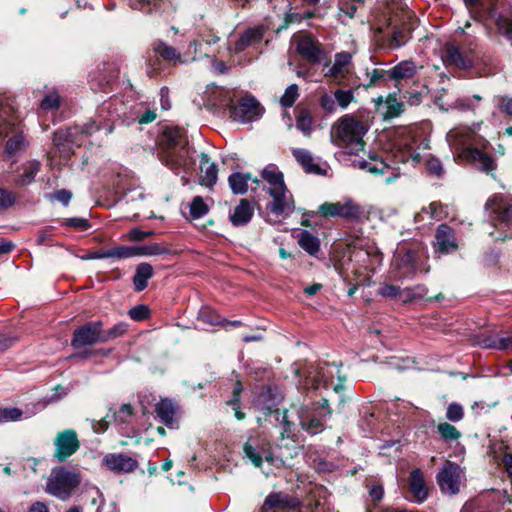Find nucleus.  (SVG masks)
Returning <instances> with one entry per match:
<instances>
[{
  "mask_svg": "<svg viewBox=\"0 0 512 512\" xmlns=\"http://www.w3.org/2000/svg\"><path fill=\"white\" fill-rule=\"evenodd\" d=\"M393 145V159L390 162H388V159L373 155L368 160L359 161V168L375 176H383L385 177V183H391L400 175L398 166L400 163L409 161L418 163L420 161L418 139L411 129H402L397 132Z\"/></svg>",
  "mask_w": 512,
  "mask_h": 512,
  "instance_id": "1",
  "label": "nucleus"
},
{
  "mask_svg": "<svg viewBox=\"0 0 512 512\" xmlns=\"http://www.w3.org/2000/svg\"><path fill=\"white\" fill-rule=\"evenodd\" d=\"M368 131L365 122L351 115L341 117L332 127L331 142L350 154L362 151L365 146L364 135Z\"/></svg>",
  "mask_w": 512,
  "mask_h": 512,
  "instance_id": "2",
  "label": "nucleus"
},
{
  "mask_svg": "<svg viewBox=\"0 0 512 512\" xmlns=\"http://www.w3.org/2000/svg\"><path fill=\"white\" fill-rule=\"evenodd\" d=\"M485 210L489 212L491 227L489 231L495 240H504L512 237V196L494 195L485 204Z\"/></svg>",
  "mask_w": 512,
  "mask_h": 512,
  "instance_id": "3",
  "label": "nucleus"
},
{
  "mask_svg": "<svg viewBox=\"0 0 512 512\" xmlns=\"http://www.w3.org/2000/svg\"><path fill=\"white\" fill-rule=\"evenodd\" d=\"M297 415L301 427L309 434H318L326 427V422L332 416L327 399L323 398L311 405H303L297 409Z\"/></svg>",
  "mask_w": 512,
  "mask_h": 512,
  "instance_id": "4",
  "label": "nucleus"
},
{
  "mask_svg": "<svg viewBox=\"0 0 512 512\" xmlns=\"http://www.w3.org/2000/svg\"><path fill=\"white\" fill-rule=\"evenodd\" d=\"M323 218H342L350 222H358L364 216V208L354 199L346 197L337 202H324L316 212Z\"/></svg>",
  "mask_w": 512,
  "mask_h": 512,
  "instance_id": "5",
  "label": "nucleus"
},
{
  "mask_svg": "<svg viewBox=\"0 0 512 512\" xmlns=\"http://www.w3.org/2000/svg\"><path fill=\"white\" fill-rule=\"evenodd\" d=\"M80 482L79 474L64 467L55 468L47 481L46 491L61 500H67Z\"/></svg>",
  "mask_w": 512,
  "mask_h": 512,
  "instance_id": "6",
  "label": "nucleus"
},
{
  "mask_svg": "<svg viewBox=\"0 0 512 512\" xmlns=\"http://www.w3.org/2000/svg\"><path fill=\"white\" fill-rule=\"evenodd\" d=\"M359 83H353L348 89L338 88L333 93H323L319 96L318 103L321 109L329 114L338 110H346L351 103L356 102V91L360 88Z\"/></svg>",
  "mask_w": 512,
  "mask_h": 512,
  "instance_id": "7",
  "label": "nucleus"
},
{
  "mask_svg": "<svg viewBox=\"0 0 512 512\" xmlns=\"http://www.w3.org/2000/svg\"><path fill=\"white\" fill-rule=\"evenodd\" d=\"M340 368L341 365L336 363H325L318 367L311 368V370L308 371L304 385L307 387L311 386L313 389H317L321 385L327 386L331 383L334 375H337L340 382L334 386V390L338 392L343 389L342 383L345 380V378L340 375Z\"/></svg>",
  "mask_w": 512,
  "mask_h": 512,
  "instance_id": "8",
  "label": "nucleus"
},
{
  "mask_svg": "<svg viewBox=\"0 0 512 512\" xmlns=\"http://www.w3.org/2000/svg\"><path fill=\"white\" fill-rule=\"evenodd\" d=\"M102 321L88 322L77 328L71 340V346L74 349H81L86 346H92L97 343H104L102 337Z\"/></svg>",
  "mask_w": 512,
  "mask_h": 512,
  "instance_id": "9",
  "label": "nucleus"
},
{
  "mask_svg": "<svg viewBox=\"0 0 512 512\" xmlns=\"http://www.w3.org/2000/svg\"><path fill=\"white\" fill-rule=\"evenodd\" d=\"M159 160L175 174L187 173L193 165L190 149H160Z\"/></svg>",
  "mask_w": 512,
  "mask_h": 512,
  "instance_id": "10",
  "label": "nucleus"
},
{
  "mask_svg": "<svg viewBox=\"0 0 512 512\" xmlns=\"http://www.w3.org/2000/svg\"><path fill=\"white\" fill-rule=\"evenodd\" d=\"M262 114V108L252 96H246L234 106L230 105V117L239 123L246 124L256 121Z\"/></svg>",
  "mask_w": 512,
  "mask_h": 512,
  "instance_id": "11",
  "label": "nucleus"
},
{
  "mask_svg": "<svg viewBox=\"0 0 512 512\" xmlns=\"http://www.w3.org/2000/svg\"><path fill=\"white\" fill-rule=\"evenodd\" d=\"M461 481L462 471L457 464L452 462H447L437 474V483L445 494L459 493Z\"/></svg>",
  "mask_w": 512,
  "mask_h": 512,
  "instance_id": "12",
  "label": "nucleus"
},
{
  "mask_svg": "<svg viewBox=\"0 0 512 512\" xmlns=\"http://www.w3.org/2000/svg\"><path fill=\"white\" fill-rule=\"evenodd\" d=\"M271 201L267 204V209L277 217H287L295 210V203L292 194L287 187L273 190L267 193Z\"/></svg>",
  "mask_w": 512,
  "mask_h": 512,
  "instance_id": "13",
  "label": "nucleus"
},
{
  "mask_svg": "<svg viewBox=\"0 0 512 512\" xmlns=\"http://www.w3.org/2000/svg\"><path fill=\"white\" fill-rule=\"evenodd\" d=\"M353 73L352 55L342 51L336 53L332 66L325 73L333 82L339 86H345L348 77Z\"/></svg>",
  "mask_w": 512,
  "mask_h": 512,
  "instance_id": "14",
  "label": "nucleus"
},
{
  "mask_svg": "<svg viewBox=\"0 0 512 512\" xmlns=\"http://www.w3.org/2000/svg\"><path fill=\"white\" fill-rule=\"evenodd\" d=\"M54 445V457L59 462H64L79 449L80 442L75 430L66 429L56 435Z\"/></svg>",
  "mask_w": 512,
  "mask_h": 512,
  "instance_id": "15",
  "label": "nucleus"
},
{
  "mask_svg": "<svg viewBox=\"0 0 512 512\" xmlns=\"http://www.w3.org/2000/svg\"><path fill=\"white\" fill-rule=\"evenodd\" d=\"M297 52L313 64L320 63L325 56L321 43L309 35L301 36L296 45Z\"/></svg>",
  "mask_w": 512,
  "mask_h": 512,
  "instance_id": "16",
  "label": "nucleus"
},
{
  "mask_svg": "<svg viewBox=\"0 0 512 512\" xmlns=\"http://www.w3.org/2000/svg\"><path fill=\"white\" fill-rule=\"evenodd\" d=\"M300 506L301 502L297 497L281 491L268 494L264 501V508L280 512L297 510Z\"/></svg>",
  "mask_w": 512,
  "mask_h": 512,
  "instance_id": "17",
  "label": "nucleus"
},
{
  "mask_svg": "<svg viewBox=\"0 0 512 512\" xmlns=\"http://www.w3.org/2000/svg\"><path fill=\"white\" fill-rule=\"evenodd\" d=\"M266 30L264 25L247 29L233 46H229V50L234 53H240L249 47H256L262 42Z\"/></svg>",
  "mask_w": 512,
  "mask_h": 512,
  "instance_id": "18",
  "label": "nucleus"
},
{
  "mask_svg": "<svg viewBox=\"0 0 512 512\" xmlns=\"http://www.w3.org/2000/svg\"><path fill=\"white\" fill-rule=\"evenodd\" d=\"M435 250L442 254L456 251L458 248L454 230L447 224H440L435 233Z\"/></svg>",
  "mask_w": 512,
  "mask_h": 512,
  "instance_id": "19",
  "label": "nucleus"
},
{
  "mask_svg": "<svg viewBox=\"0 0 512 512\" xmlns=\"http://www.w3.org/2000/svg\"><path fill=\"white\" fill-rule=\"evenodd\" d=\"M465 157L471 160L472 164L481 172L491 174L496 171L497 163L492 156L478 149L467 147L464 149Z\"/></svg>",
  "mask_w": 512,
  "mask_h": 512,
  "instance_id": "20",
  "label": "nucleus"
},
{
  "mask_svg": "<svg viewBox=\"0 0 512 512\" xmlns=\"http://www.w3.org/2000/svg\"><path fill=\"white\" fill-rule=\"evenodd\" d=\"M389 36H387L388 47L396 49L404 46L411 38L410 29L406 24H397L395 20L389 19L387 24ZM386 38V35L383 36Z\"/></svg>",
  "mask_w": 512,
  "mask_h": 512,
  "instance_id": "21",
  "label": "nucleus"
},
{
  "mask_svg": "<svg viewBox=\"0 0 512 512\" xmlns=\"http://www.w3.org/2000/svg\"><path fill=\"white\" fill-rule=\"evenodd\" d=\"M184 131L178 127H169L163 131L161 149L182 150L189 149Z\"/></svg>",
  "mask_w": 512,
  "mask_h": 512,
  "instance_id": "22",
  "label": "nucleus"
},
{
  "mask_svg": "<svg viewBox=\"0 0 512 512\" xmlns=\"http://www.w3.org/2000/svg\"><path fill=\"white\" fill-rule=\"evenodd\" d=\"M262 181L265 183L263 190L266 193L287 187L284 182V175L274 164L267 165L261 172Z\"/></svg>",
  "mask_w": 512,
  "mask_h": 512,
  "instance_id": "23",
  "label": "nucleus"
},
{
  "mask_svg": "<svg viewBox=\"0 0 512 512\" xmlns=\"http://www.w3.org/2000/svg\"><path fill=\"white\" fill-rule=\"evenodd\" d=\"M155 413L160 421L169 428L177 426V405L170 399H162L155 405Z\"/></svg>",
  "mask_w": 512,
  "mask_h": 512,
  "instance_id": "24",
  "label": "nucleus"
},
{
  "mask_svg": "<svg viewBox=\"0 0 512 512\" xmlns=\"http://www.w3.org/2000/svg\"><path fill=\"white\" fill-rule=\"evenodd\" d=\"M441 58L446 66L467 69L473 65L472 60L469 57L464 56L454 45H446L442 49Z\"/></svg>",
  "mask_w": 512,
  "mask_h": 512,
  "instance_id": "25",
  "label": "nucleus"
},
{
  "mask_svg": "<svg viewBox=\"0 0 512 512\" xmlns=\"http://www.w3.org/2000/svg\"><path fill=\"white\" fill-rule=\"evenodd\" d=\"M409 490L418 503H423L428 498V486L425 482L423 472L420 469L411 471L408 479Z\"/></svg>",
  "mask_w": 512,
  "mask_h": 512,
  "instance_id": "26",
  "label": "nucleus"
},
{
  "mask_svg": "<svg viewBox=\"0 0 512 512\" xmlns=\"http://www.w3.org/2000/svg\"><path fill=\"white\" fill-rule=\"evenodd\" d=\"M104 464L115 472H131L137 467V461L123 454H108L103 459Z\"/></svg>",
  "mask_w": 512,
  "mask_h": 512,
  "instance_id": "27",
  "label": "nucleus"
},
{
  "mask_svg": "<svg viewBox=\"0 0 512 512\" xmlns=\"http://www.w3.org/2000/svg\"><path fill=\"white\" fill-rule=\"evenodd\" d=\"M200 184L208 188H212L218 178V167L215 163L210 162V158L206 153L200 154Z\"/></svg>",
  "mask_w": 512,
  "mask_h": 512,
  "instance_id": "28",
  "label": "nucleus"
},
{
  "mask_svg": "<svg viewBox=\"0 0 512 512\" xmlns=\"http://www.w3.org/2000/svg\"><path fill=\"white\" fill-rule=\"evenodd\" d=\"M253 214L254 209L250 202L246 199H241L231 212L229 219L234 226H245L250 222Z\"/></svg>",
  "mask_w": 512,
  "mask_h": 512,
  "instance_id": "29",
  "label": "nucleus"
},
{
  "mask_svg": "<svg viewBox=\"0 0 512 512\" xmlns=\"http://www.w3.org/2000/svg\"><path fill=\"white\" fill-rule=\"evenodd\" d=\"M153 50L159 56H161L164 60L168 62L176 63H187L189 61H195L196 56L191 59L186 58L185 56L182 58L181 54L172 46L168 45L163 41H155L153 44Z\"/></svg>",
  "mask_w": 512,
  "mask_h": 512,
  "instance_id": "30",
  "label": "nucleus"
},
{
  "mask_svg": "<svg viewBox=\"0 0 512 512\" xmlns=\"http://www.w3.org/2000/svg\"><path fill=\"white\" fill-rule=\"evenodd\" d=\"M205 94L208 104L213 107H230L232 103L230 92L223 87L207 86Z\"/></svg>",
  "mask_w": 512,
  "mask_h": 512,
  "instance_id": "31",
  "label": "nucleus"
},
{
  "mask_svg": "<svg viewBox=\"0 0 512 512\" xmlns=\"http://www.w3.org/2000/svg\"><path fill=\"white\" fill-rule=\"evenodd\" d=\"M118 117V114L115 110L112 109V103L107 102L103 103L97 110L94 118L97 120V122H102L101 129L106 130V134H111L114 130V122L116 118Z\"/></svg>",
  "mask_w": 512,
  "mask_h": 512,
  "instance_id": "32",
  "label": "nucleus"
},
{
  "mask_svg": "<svg viewBox=\"0 0 512 512\" xmlns=\"http://www.w3.org/2000/svg\"><path fill=\"white\" fill-rule=\"evenodd\" d=\"M245 456L253 463L256 467H261L263 459L267 462H273V455L268 449H258L252 445L250 441L246 442L243 447Z\"/></svg>",
  "mask_w": 512,
  "mask_h": 512,
  "instance_id": "33",
  "label": "nucleus"
},
{
  "mask_svg": "<svg viewBox=\"0 0 512 512\" xmlns=\"http://www.w3.org/2000/svg\"><path fill=\"white\" fill-rule=\"evenodd\" d=\"M447 215L445 207L440 202H432L428 207L422 208L421 212L414 217L416 223L429 220H442Z\"/></svg>",
  "mask_w": 512,
  "mask_h": 512,
  "instance_id": "34",
  "label": "nucleus"
},
{
  "mask_svg": "<svg viewBox=\"0 0 512 512\" xmlns=\"http://www.w3.org/2000/svg\"><path fill=\"white\" fill-rule=\"evenodd\" d=\"M395 265L399 270H402L400 277H410L416 272L415 253L413 251H406L402 255H398L395 259Z\"/></svg>",
  "mask_w": 512,
  "mask_h": 512,
  "instance_id": "35",
  "label": "nucleus"
},
{
  "mask_svg": "<svg viewBox=\"0 0 512 512\" xmlns=\"http://www.w3.org/2000/svg\"><path fill=\"white\" fill-rule=\"evenodd\" d=\"M416 73V66L413 61L405 60L392 69L389 70V79L394 81H400L403 79L412 78Z\"/></svg>",
  "mask_w": 512,
  "mask_h": 512,
  "instance_id": "36",
  "label": "nucleus"
},
{
  "mask_svg": "<svg viewBox=\"0 0 512 512\" xmlns=\"http://www.w3.org/2000/svg\"><path fill=\"white\" fill-rule=\"evenodd\" d=\"M299 246L311 256H316L320 250V240L307 230H302L297 235Z\"/></svg>",
  "mask_w": 512,
  "mask_h": 512,
  "instance_id": "37",
  "label": "nucleus"
},
{
  "mask_svg": "<svg viewBox=\"0 0 512 512\" xmlns=\"http://www.w3.org/2000/svg\"><path fill=\"white\" fill-rule=\"evenodd\" d=\"M153 276V267L148 263H141L137 266L133 283L135 290L143 291L148 284V280Z\"/></svg>",
  "mask_w": 512,
  "mask_h": 512,
  "instance_id": "38",
  "label": "nucleus"
},
{
  "mask_svg": "<svg viewBox=\"0 0 512 512\" xmlns=\"http://www.w3.org/2000/svg\"><path fill=\"white\" fill-rule=\"evenodd\" d=\"M293 155L307 173L322 174L321 168L314 162V159L308 150L295 149L293 151Z\"/></svg>",
  "mask_w": 512,
  "mask_h": 512,
  "instance_id": "39",
  "label": "nucleus"
},
{
  "mask_svg": "<svg viewBox=\"0 0 512 512\" xmlns=\"http://www.w3.org/2000/svg\"><path fill=\"white\" fill-rule=\"evenodd\" d=\"M468 138L469 130L466 128L452 129L446 135L447 142L456 150L464 149L468 143Z\"/></svg>",
  "mask_w": 512,
  "mask_h": 512,
  "instance_id": "40",
  "label": "nucleus"
},
{
  "mask_svg": "<svg viewBox=\"0 0 512 512\" xmlns=\"http://www.w3.org/2000/svg\"><path fill=\"white\" fill-rule=\"evenodd\" d=\"M251 179L249 173L235 172L228 178L229 187L234 194H244L248 190V181Z\"/></svg>",
  "mask_w": 512,
  "mask_h": 512,
  "instance_id": "41",
  "label": "nucleus"
},
{
  "mask_svg": "<svg viewBox=\"0 0 512 512\" xmlns=\"http://www.w3.org/2000/svg\"><path fill=\"white\" fill-rule=\"evenodd\" d=\"M271 416L275 418L276 421L280 422L282 425V436L283 437H291L293 435V426L294 423L289 420V415L287 410H279L276 409L271 412Z\"/></svg>",
  "mask_w": 512,
  "mask_h": 512,
  "instance_id": "42",
  "label": "nucleus"
},
{
  "mask_svg": "<svg viewBox=\"0 0 512 512\" xmlns=\"http://www.w3.org/2000/svg\"><path fill=\"white\" fill-rule=\"evenodd\" d=\"M437 432L441 439L446 442L456 441L461 437V433L450 423L443 422L437 425Z\"/></svg>",
  "mask_w": 512,
  "mask_h": 512,
  "instance_id": "43",
  "label": "nucleus"
},
{
  "mask_svg": "<svg viewBox=\"0 0 512 512\" xmlns=\"http://www.w3.org/2000/svg\"><path fill=\"white\" fill-rule=\"evenodd\" d=\"M312 116L307 109L299 111L296 119V128L305 136H310L312 132Z\"/></svg>",
  "mask_w": 512,
  "mask_h": 512,
  "instance_id": "44",
  "label": "nucleus"
},
{
  "mask_svg": "<svg viewBox=\"0 0 512 512\" xmlns=\"http://www.w3.org/2000/svg\"><path fill=\"white\" fill-rule=\"evenodd\" d=\"M243 390L242 384L240 381L235 383L232 398L227 401V405L231 406L235 412V417L238 420H243L245 418V413L240 410V395Z\"/></svg>",
  "mask_w": 512,
  "mask_h": 512,
  "instance_id": "45",
  "label": "nucleus"
},
{
  "mask_svg": "<svg viewBox=\"0 0 512 512\" xmlns=\"http://www.w3.org/2000/svg\"><path fill=\"white\" fill-rule=\"evenodd\" d=\"M315 16V13L313 11H305L302 13L299 12H293L290 8L288 12H286L284 17V24L281 28H286L290 24L294 23H300L304 19H310Z\"/></svg>",
  "mask_w": 512,
  "mask_h": 512,
  "instance_id": "46",
  "label": "nucleus"
},
{
  "mask_svg": "<svg viewBox=\"0 0 512 512\" xmlns=\"http://www.w3.org/2000/svg\"><path fill=\"white\" fill-rule=\"evenodd\" d=\"M26 146L25 137L22 132H17L13 137H11L5 146V151L7 154L12 155L17 151L24 149Z\"/></svg>",
  "mask_w": 512,
  "mask_h": 512,
  "instance_id": "47",
  "label": "nucleus"
},
{
  "mask_svg": "<svg viewBox=\"0 0 512 512\" xmlns=\"http://www.w3.org/2000/svg\"><path fill=\"white\" fill-rule=\"evenodd\" d=\"M299 97V88L297 84L289 85L284 94L280 98V104L282 107H291Z\"/></svg>",
  "mask_w": 512,
  "mask_h": 512,
  "instance_id": "48",
  "label": "nucleus"
},
{
  "mask_svg": "<svg viewBox=\"0 0 512 512\" xmlns=\"http://www.w3.org/2000/svg\"><path fill=\"white\" fill-rule=\"evenodd\" d=\"M481 99V96L477 94L471 97L459 98L455 101L454 107L461 111L474 110L478 106Z\"/></svg>",
  "mask_w": 512,
  "mask_h": 512,
  "instance_id": "49",
  "label": "nucleus"
},
{
  "mask_svg": "<svg viewBox=\"0 0 512 512\" xmlns=\"http://www.w3.org/2000/svg\"><path fill=\"white\" fill-rule=\"evenodd\" d=\"M366 76L369 79L368 83L365 85L366 87L374 86L381 81H386L389 79V70L377 69L373 68L372 70H367Z\"/></svg>",
  "mask_w": 512,
  "mask_h": 512,
  "instance_id": "50",
  "label": "nucleus"
},
{
  "mask_svg": "<svg viewBox=\"0 0 512 512\" xmlns=\"http://www.w3.org/2000/svg\"><path fill=\"white\" fill-rule=\"evenodd\" d=\"M40 170L38 161H31L24 167V172L20 176L21 184H30Z\"/></svg>",
  "mask_w": 512,
  "mask_h": 512,
  "instance_id": "51",
  "label": "nucleus"
},
{
  "mask_svg": "<svg viewBox=\"0 0 512 512\" xmlns=\"http://www.w3.org/2000/svg\"><path fill=\"white\" fill-rule=\"evenodd\" d=\"M128 330V325L125 322H119L114 325L112 328L108 330L102 329V337L104 338V342H107L111 339H116L118 337L123 336Z\"/></svg>",
  "mask_w": 512,
  "mask_h": 512,
  "instance_id": "52",
  "label": "nucleus"
},
{
  "mask_svg": "<svg viewBox=\"0 0 512 512\" xmlns=\"http://www.w3.org/2000/svg\"><path fill=\"white\" fill-rule=\"evenodd\" d=\"M60 106V97L56 91L45 95L40 103V108L44 111H55Z\"/></svg>",
  "mask_w": 512,
  "mask_h": 512,
  "instance_id": "53",
  "label": "nucleus"
},
{
  "mask_svg": "<svg viewBox=\"0 0 512 512\" xmlns=\"http://www.w3.org/2000/svg\"><path fill=\"white\" fill-rule=\"evenodd\" d=\"M110 258L116 259H127L136 257L135 256V246H117L108 249Z\"/></svg>",
  "mask_w": 512,
  "mask_h": 512,
  "instance_id": "54",
  "label": "nucleus"
},
{
  "mask_svg": "<svg viewBox=\"0 0 512 512\" xmlns=\"http://www.w3.org/2000/svg\"><path fill=\"white\" fill-rule=\"evenodd\" d=\"M207 212L208 207L204 203L203 199L200 196L194 197L190 205L191 216L195 219H198L207 214Z\"/></svg>",
  "mask_w": 512,
  "mask_h": 512,
  "instance_id": "55",
  "label": "nucleus"
},
{
  "mask_svg": "<svg viewBox=\"0 0 512 512\" xmlns=\"http://www.w3.org/2000/svg\"><path fill=\"white\" fill-rule=\"evenodd\" d=\"M16 203V194L8 189L0 188V210L11 208Z\"/></svg>",
  "mask_w": 512,
  "mask_h": 512,
  "instance_id": "56",
  "label": "nucleus"
},
{
  "mask_svg": "<svg viewBox=\"0 0 512 512\" xmlns=\"http://www.w3.org/2000/svg\"><path fill=\"white\" fill-rule=\"evenodd\" d=\"M164 252V249L158 244L135 246V256H153Z\"/></svg>",
  "mask_w": 512,
  "mask_h": 512,
  "instance_id": "57",
  "label": "nucleus"
},
{
  "mask_svg": "<svg viewBox=\"0 0 512 512\" xmlns=\"http://www.w3.org/2000/svg\"><path fill=\"white\" fill-rule=\"evenodd\" d=\"M63 226L73 227L80 231H85L90 228V223L87 219L82 217H71L62 221Z\"/></svg>",
  "mask_w": 512,
  "mask_h": 512,
  "instance_id": "58",
  "label": "nucleus"
},
{
  "mask_svg": "<svg viewBox=\"0 0 512 512\" xmlns=\"http://www.w3.org/2000/svg\"><path fill=\"white\" fill-rule=\"evenodd\" d=\"M464 411L460 404L451 403L447 407L446 418L451 422H459L463 419Z\"/></svg>",
  "mask_w": 512,
  "mask_h": 512,
  "instance_id": "59",
  "label": "nucleus"
},
{
  "mask_svg": "<svg viewBox=\"0 0 512 512\" xmlns=\"http://www.w3.org/2000/svg\"><path fill=\"white\" fill-rule=\"evenodd\" d=\"M387 105V111L386 116L388 117H396L401 114L403 111V104L395 97H389L386 102Z\"/></svg>",
  "mask_w": 512,
  "mask_h": 512,
  "instance_id": "60",
  "label": "nucleus"
},
{
  "mask_svg": "<svg viewBox=\"0 0 512 512\" xmlns=\"http://www.w3.org/2000/svg\"><path fill=\"white\" fill-rule=\"evenodd\" d=\"M22 416V411L19 408H3L0 409L1 421H18Z\"/></svg>",
  "mask_w": 512,
  "mask_h": 512,
  "instance_id": "61",
  "label": "nucleus"
},
{
  "mask_svg": "<svg viewBox=\"0 0 512 512\" xmlns=\"http://www.w3.org/2000/svg\"><path fill=\"white\" fill-rule=\"evenodd\" d=\"M426 168L428 172L438 178H440L444 174V169L442 163L439 159L430 157L426 161Z\"/></svg>",
  "mask_w": 512,
  "mask_h": 512,
  "instance_id": "62",
  "label": "nucleus"
},
{
  "mask_svg": "<svg viewBox=\"0 0 512 512\" xmlns=\"http://www.w3.org/2000/svg\"><path fill=\"white\" fill-rule=\"evenodd\" d=\"M133 9L140 10L144 13H150L152 8L156 6L158 0H129Z\"/></svg>",
  "mask_w": 512,
  "mask_h": 512,
  "instance_id": "63",
  "label": "nucleus"
},
{
  "mask_svg": "<svg viewBox=\"0 0 512 512\" xmlns=\"http://www.w3.org/2000/svg\"><path fill=\"white\" fill-rule=\"evenodd\" d=\"M128 314L131 319L135 321H142L149 316V309L145 305H138L130 309Z\"/></svg>",
  "mask_w": 512,
  "mask_h": 512,
  "instance_id": "64",
  "label": "nucleus"
}]
</instances>
